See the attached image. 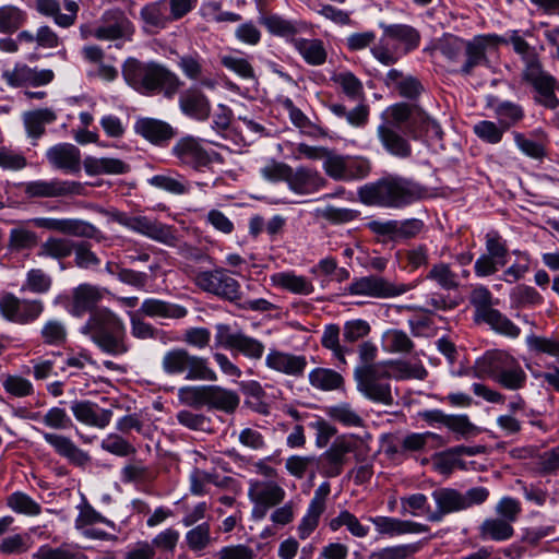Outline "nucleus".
I'll return each mask as SVG.
<instances>
[{
  "instance_id": "26",
  "label": "nucleus",
  "mask_w": 559,
  "mask_h": 559,
  "mask_svg": "<svg viewBox=\"0 0 559 559\" xmlns=\"http://www.w3.org/2000/svg\"><path fill=\"white\" fill-rule=\"evenodd\" d=\"M45 441L60 455L66 457L70 464L78 467H85L91 462V456L69 438L62 435L44 432Z\"/></svg>"
},
{
  "instance_id": "57",
  "label": "nucleus",
  "mask_w": 559,
  "mask_h": 559,
  "mask_svg": "<svg viewBox=\"0 0 559 559\" xmlns=\"http://www.w3.org/2000/svg\"><path fill=\"white\" fill-rule=\"evenodd\" d=\"M423 129H425L426 131L431 129L437 135H440L442 133L439 123L436 120L431 119L426 114L425 110H423L418 105L415 104L412 118L409 119L408 134L412 138L417 139L418 131Z\"/></svg>"
},
{
  "instance_id": "27",
  "label": "nucleus",
  "mask_w": 559,
  "mask_h": 559,
  "mask_svg": "<svg viewBox=\"0 0 559 559\" xmlns=\"http://www.w3.org/2000/svg\"><path fill=\"white\" fill-rule=\"evenodd\" d=\"M71 411L78 421L99 429L107 427L112 418L111 409H100L91 401H74Z\"/></svg>"
},
{
  "instance_id": "4",
  "label": "nucleus",
  "mask_w": 559,
  "mask_h": 559,
  "mask_svg": "<svg viewBox=\"0 0 559 559\" xmlns=\"http://www.w3.org/2000/svg\"><path fill=\"white\" fill-rule=\"evenodd\" d=\"M473 373L479 379L490 378L511 391L523 389L527 380L518 359L500 349L489 350L478 358L473 366Z\"/></svg>"
},
{
  "instance_id": "22",
  "label": "nucleus",
  "mask_w": 559,
  "mask_h": 559,
  "mask_svg": "<svg viewBox=\"0 0 559 559\" xmlns=\"http://www.w3.org/2000/svg\"><path fill=\"white\" fill-rule=\"evenodd\" d=\"M48 163L55 169L78 174L81 170V151L71 143H59L46 152Z\"/></svg>"
},
{
  "instance_id": "14",
  "label": "nucleus",
  "mask_w": 559,
  "mask_h": 559,
  "mask_svg": "<svg viewBox=\"0 0 559 559\" xmlns=\"http://www.w3.org/2000/svg\"><path fill=\"white\" fill-rule=\"evenodd\" d=\"M43 311L44 304L39 299H20L10 293L0 297V312L11 322L28 324L36 321Z\"/></svg>"
},
{
  "instance_id": "6",
  "label": "nucleus",
  "mask_w": 559,
  "mask_h": 559,
  "mask_svg": "<svg viewBox=\"0 0 559 559\" xmlns=\"http://www.w3.org/2000/svg\"><path fill=\"white\" fill-rule=\"evenodd\" d=\"M162 368L167 374H181L189 381L217 380V374L210 368L206 358L192 355L185 348L168 350L163 357Z\"/></svg>"
},
{
  "instance_id": "40",
  "label": "nucleus",
  "mask_w": 559,
  "mask_h": 559,
  "mask_svg": "<svg viewBox=\"0 0 559 559\" xmlns=\"http://www.w3.org/2000/svg\"><path fill=\"white\" fill-rule=\"evenodd\" d=\"M57 119V115L49 108L36 109L24 115V124L28 136L38 139L45 133V124Z\"/></svg>"
},
{
  "instance_id": "53",
  "label": "nucleus",
  "mask_w": 559,
  "mask_h": 559,
  "mask_svg": "<svg viewBox=\"0 0 559 559\" xmlns=\"http://www.w3.org/2000/svg\"><path fill=\"white\" fill-rule=\"evenodd\" d=\"M430 440H435L439 445L444 444L443 439L433 432L417 433L413 432L406 435L401 441V449L394 450V452H421L425 451Z\"/></svg>"
},
{
  "instance_id": "17",
  "label": "nucleus",
  "mask_w": 559,
  "mask_h": 559,
  "mask_svg": "<svg viewBox=\"0 0 559 559\" xmlns=\"http://www.w3.org/2000/svg\"><path fill=\"white\" fill-rule=\"evenodd\" d=\"M134 27L127 15L120 10L106 11L97 27L94 28L93 37L99 40L131 39Z\"/></svg>"
},
{
  "instance_id": "47",
  "label": "nucleus",
  "mask_w": 559,
  "mask_h": 559,
  "mask_svg": "<svg viewBox=\"0 0 559 559\" xmlns=\"http://www.w3.org/2000/svg\"><path fill=\"white\" fill-rule=\"evenodd\" d=\"M74 242L68 238L49 237L37 252L38 257L62 260L72 254Z\"/></svg>"
},
{
  "instance_id": "2",
  "label": "nucleus",
  "mask_w": 559,
  "mask_h": 559,
  "mask_svg": "<svg viewBox=\"0 0 559 559\" xmlns=\"http://www.w3.org/2000/svg\"><path fill=\"white\" fill-rule=\"evenodd\" d=\"M122 75L128 85L143 95L164 92L165 96L171 97L181 85L179 78L166 67L134 58L124 61Z\"/></svg>"
},
{
  "instance_id": "62",
  "label": "nucleus",
  "mask_w": 559,
  "mask_h": 559,
  "mask_svg": "<svg viewBox=\"0 0 559 559\" xmlns=\"http://www.w3.org/2000/svg\"><path fill=\"white\" fill-rule=\"evenodd\" d=\"M481 321L489 324L496 332L509 337H518L521 333L520 328L497 309L489 311Z\"/></svg>"
},
{
  "instance_id": "55",
  "label": "nucleus",
  "mask_w": 559,
  "mask_h": 559,
  "mask_svg": "<svg viewBox=\"0 0 559 559\" xmlns=\"http://www.w3.org/2000/svg\"><path fill=\"white\" fill-rule=\"evenodd\" d=\"M26 21V14L20 8L14 5H3L0 8V33H15Z\"/></svg>"
},
{
  "instance_id": "39",
  "label": "nucleus",
  "mask_w": 559,
  "mask_h": 559,
  "mask_svg": "<svg viewBox=\"0 0 559 559\" xmlns=\"http://www.w3.org/2000/svg\"><path fill=\"white\" fill-rule=\"evenodd\" d=\"M272 283L285 290L298 295H310L314 290V286L305 276L297 275L294 272H280L271 277Z\"/></svg>"
},
{
  "instance_id": "45",
  "label": "nucleus",
  "mask_w": 559,
  "mask_h": 559,
  "mask_svg": "<svg viewBox=\"0 0 559 559\" xmlns=\"http://www.w3.org/2000/svg\"><path fill=\"white\" fill-rule=\"evenodd\" d=\"M294 45L304 59L312 66L323 64L326 60V50L320 39L298 38Z\"/></svg>"
},
{
  "instance_id": "63",
  "label": "nucleus",
  "mask_w": 559,
  "mask_h": 559,
  "mask_svg": "<svg viewBox=\"0 0 559 559\" xmlns=\"http://www.w3.org/2000/svg\"><path fill=\"white\" fill-rule=\"evenodd\" d=\"M207 385H187L178 390V400L181 404L200 409L206 405Z\"/></svg>"
},
{
  "instance_id": "12",
  "label": "nucleus",
  "mask_w": 559,
  "mask_h": 559,
  "mask_svg": "<svg viewBox=\"0 0 559 559\" xmlns=\"http://www.w3.org/2000/svg\"><path fill=\"white\" fill-rule=\"evenodd\" d=\"M23 192L28 199H55L83 195L85 188L79 181L61 180H33L22 183Z\"/></svg>"
},
{
  "instance_id": "36",
  "label": "nucleus",
  "mask_w": 559,
  "mask_h": 559,
  "mask_svg": "<svg viewBox=\"0 0 559 559\" xmlns=\"http://www.w3.org/2000/svg\"><path fill=\"white\" fill-rule=\"evenodd\" d=\"M178 67L188 79L192 81H199L202 86L207 88L215 87L216 81L203 75V60L199 53L194 52L180 56L178 60Z\"/></svg>"
},
{
  "instance_id": "51",
  "label": "nucleus",
  "mask_w": 559,
  "mask_h": 559,
  "mask_svg": "<svg viewBox=\"0 0 559 559\" xmlns=\"http://www.w3.org/2000/svg\"><path fill=\"white\" fill-rule=\"evenodd\" d=\"M383 341L389 353L407 355L415 348V344L408 334L397 329L388 330L383 335Z\"/></svg>"
},
{
  "instance_id": "35",
  "label": "nucleus",
  "mask_w": 559,
  "mask_h": 559,
  "mask_svg": "<svg viewBox=\"0 0 559 559\" xmlns=\"http://www.w3.org/2000/svg\"><path fill=\"white\" fill-rule=\"evenodd\" d=\"M83 166L87 175H122L130 171V166L119 158L86 156Z\"/></svg>"
},
{
  "instance_id": "49",
  "label": "nucleus",
  "mask_w": 559,
  "mask_h": 559,
  "mask_svg": "<svg viewBox=\"0 0 559 559\" xmlns=\"http://www.w3.org/2000/svg\"><path fill=\"white\" fill-rule=\"evenodd\" d=\"M427 280L436 282L444 290H455L460 286L459 276L448 263L439 262L431 266Z\"/></svg>"
},
{
  "instance_id": "60",
  "label": "nucleus",
  "mask_w": 559,
  "mask_h": 559,
  "mask_svg": "<svg viewBox=\"0 0 559 559\" xmlns=\"http://www.w3.org/2000/svg\"><path fill=\"white\" fill-rule=\"evenodd\" d=\"M7 506L16 513L25 515H38L41 507L24 492L15 491L7 497Z\"/></svg>"
},
{
  "instance_id": "13",
  "label": "nucleus",
  "mask_w": 559,
  "mask_h": 559,
  "mask_svg": "<svg viewBox=\"0 0 559 559\" xmlns=\"http://www.w3.org/2000/svg\"><path fill=\"white\" fill-rule=\"evenodd\" d=\"M248 497L253 503L252 518L262 520L271 508L284 500L285 490L274 480H253Z\"/></svg>"
},
{
  "instance_id": "16",
  "label": "nucleus",
  "mask_w": 559,
  "mask_h": 559,
  "mask_svg": "<svg viewBox=\"0 0 559 559\" xmlns=\"http://www.w3.org/2000/svg\"><path fill=\"white\" fill-rule=\"evenodd\" d=\"M115 221L120 225L140 233L153 240L174 246L176 237L171 228L146 216H129L126 213H117Z\"/></svg>"
},
{
  "instance_id": "52",
  "label": "nucleus",
  "mask_w": 559,
  "mask_h": 559,
  "mask_svg": "<svg viewBox=\"0 0 559 559\" xmlns=\"http://www.w3.org/2000/svg\"><path fill=\"white\" fill-rule=\"evenodd\" d=\"M33 559H87V556L80 551L75 546L62 544L60 547L52 548L44 545L33 554Z\"/></svg>"
},
{
  "instance_id": "58",
  "label": "nucleus",
  "mask_w": 559,
  "mask_h": 559,
  "mask_svg": "<svg viewBox=\"0 0 559 559\" xmlns=\"http://www.w3.org/2000/svg\"><path fill=\"white\" fill-rule=\"evenodd\" d=\"M141 17L146 24L155 27H165L173 22L164 0L145 5L141 10Z\"/></svg>"
},
{
  "instance_id": "48",
  "label": "nucleus",
  "mask_w": 559,
  "mask_h": 559,
  "mask_svg": "<svg viewBox=\"0 0 559 559\" xmlns=\"http://www.w3.org/2000/svg\"><path fill=\"white\" fill-rule=\"evenodd\" d=\"M514 534V530L508 521L499 518L487 519L479 526L481 539L507 540Z\"/></svg>"
},
{
  "instance_id": "44",
  "label": "nucleus",
  "mask_w": 559,
  "mask_h": 559,
  "mask_svg": "<svg viewBox=\"0 0 559 559\" xmlns=\"http://www.w3.org/2000/svg\"><path fill=\"white\" fill-rule=\"evenodd\" d=\"M370 51L383 66L395 64L402 57L400 46L394 44L384 31L379 41L371 47Z\"/></svg>"
},
{
  "instance_id": "15",
  "label": "nucleus",
  "mask_w": 559,
  "mask_h": 559,
  "mask_svg": "<svg viewBox=\"0 0 559 559\" xmlns=\"http://www.w3.org/2000/svg\"><path fill=\"white\" fill-rule=\"evenodd\" d=\"M173 154L182 165L194 170L209 167L213 162H222L218 153L207 152L200 141L191 135L181 138L173 147Z\"/></svg>"
},
{
  "instance_id": "24",
  "label": "nucleus",
  "mask_w": 559,
  "mask_h": 559,
  "mask_svg": "<svg viewBox=\"0 0 559 559\" xmlns=\"http://www.w3.org/2000/svg\"><path fill=\"white\" fill-rule=\"evenodd\" d=\"M265 366L287 376L300 377L307 367V359L302 355L271 349L265 357Z\"/></svg>"
},
{
  "instance_id": "19",
  "label": "nucleus",
  "mask_w": 559,
  "mask_h": 559,
  "mask_svg": "<svg viewBox=\"0 0 559 559\" xmlns=\"http://www.w3.org/2000/svg\"><path fill=\"white\" fill-rule=\"evenodd\" d=\"M33 224L38 228L74 237L93 238L97 233L95 226L76 218L37 217L33 219Z\"/></svg>"
},
{
  "instance_id": "31",
  "label": "nucleus",
  "mask_w": 559,
  "mask_h": 559,
  "mask_svg": "<svg viewBox=\"0 0 559 559\" xmlns=\"http://www.w3.org/2000/svg\"><path fill=\"white\" fill-rule=\"evenodd\" d=\"M388 87L394 88L402 97L416 99L424 91L420 81L412 75H405L397 69H391L384 80Z\"/></svg>"
},
{
  "instance_id": "50",
  "label": "nucleus",
  "mask_w": 559,
  "mask_h": 559,
  "mask_svg": "<svg viewBox=\"0 0 559 559\" xmlns=\"http://www.w3.org/2000/svg\"><path fill=\"white\" fill-rule=\"evenodd\" d=\"M340 326L337 324H329L324 328L321 345L332 352L333 357L338 360L340 364L346 365V353L349 352L348 348L341 345L340 343Z\"/></svg>"
},
{
  "instance_id": "29",
  "label": "nucleus",
  "mask_w": 559,
  "mask_h": 559,
  "mask_svg": "<svg viewBox=\"0 0 559 559\" xmlns=\"http://www.w3.org/2000/svg\"><path fill=\"white\" fill-rule=\"evenodd\" d=\"M103 299L102 290L91 284H81L72 292L71 313L81 317L85 312H93L97 304Z\"/></svg>"
},
{
  "instance_id": "28",
  "label": "nucleus",
  "mask_w": 559,
  "mask_h": 559,
  "mask_svg": "<svg viewBox=\"0 0 559 559\" xmlns=\"http://www.w3.org/2000/svg\"><path fill=\"white\" fill-rule=\"evenodd\" d=\"M179 107L185 115L200 121L206 120L211 115L210 100L198 87H190L180 95Z\"/></svg>"
},
{
  "instance_id": "3",
  "label": "nucleus",
  "mask_w": 559,
  "mask_h": 559,
  "mask_svg": "<svg viewBox=\"0 0 559 559\" xmlns=\"http://www.w3.org/2000/svg\"><path fill=\"white\" fill-rule=\"evenodd\" d=\"M82 333L88 335L104 353L120 356L130 349L123 321L108 308L93 311L82 328Z\"/></svg>"
},
{
  "instance_id": "59",
  "label": "nucleus",
  "mask_w": 559,
  "mask_h": 559,
  "mask_svg": "<svg viewBox=\"0 0 559 559\" xmlns=\"http://www.w3.org/2000/svg\"><path fill=\"white\" fill-rule=\"evenodd\" d=\"M469 302L475 308L476 322H480L489 311L495 310L491 307L492 295L485 286H477L471 292Z\"/></svg>"
},
{
  "instance_id": "11",
  "label": "nucleus",
  "mask_w": 559,
  "mask_h": 559,
  "mask_svg": "<svg viewBox=\"0 0 559 559\" xmlns=\"http://www.w3.org/2000/svg\"><path fill=\"white\" fill-rule=\"evenodd\" d=\"M216 346L234 350L242 356L259 360L263 357L264 344L242 331H233L228 324H218L215 334Z\"/></svg>"
},
{
  "instance_id": "32",
  "label": "nucleus",
  "mask_w": 559,
  "mask_h": 559,
  "mask_svg": "<svg viewBox=\"0 0 559 559\" xmlns=\"http://www.w3.org/2000/svg\"><path fill=\"white\" fill-rule=\"evenodd\" d=\"M139 313L148 318L182 319L187 316L188 310L180 305L157 298H147L143 300Z\"/></svg>"
},
{
  "instance_id": "64",
  "label": "nucleus",
  "mask_w": 559,
  "mask_h": 559,
  "mask_svg": "<svg viewBox=\"0 0 559 559\" xmlns=\"http://www.w3.org/2000/svg\"><path fill=\"white\" fill-rule=\"evenodd\" d=\"M328 414L333 420L338 421L344 426H349V427H362L364 426L362 418L347 403H342V404L330 407L328 411Z\"/></svg>"
},
{
  "instance_id": "20",
  "label": "nucleus",
  "mask_w": 559,
  "mask_h": 559,
  "mask_svg": "<svg viewBox=\"0 0 559 559\" xmlns=\"http://www.w3.org/2000/svg\"><path fill=\"white\" fill-rule=\"evenodd\" d=\"M354 450V444L345 437H338L331 447L320 456L321 473L326 477H336L342 474L346 455Z\"/></svg>"
},
{
  "instance_id": "5",
  "label": "nucleus",
  "mask_w": 559,
  "mask_h": 559,
  "mask_svg": "<svg viewBox=\"0 0 559 559\" xmlns=\"http://www.w3.org/2000/svg\"><path fill=\"white\" fill-rule=\"evenodd\" d=\"M487 38L484 36H477L471 41H465L457 36L445 34L439 39L436 49L452 62H457L464 53L466 60L460 72L463 75H469L475 67L487 62Z\"/></svg>"
},
{
  "instance_id": "23",
  "label": "nucleus",
  "mask_w": 559,
  "mask_h": 559,
  "mask_svg": "<svg viewBox=\"0 0 559 559\" xmlns=\"http://www.w3.org/2000/svg\"><path fill=\"white\" fill-rule=\"evenodd\" d=\"M369 521L373 524L379 535L395 537L406 534H419L429 531L425 524L409 520H401L392 516H370Z\"/></svg>"
},
{
  "instance_id": "30",
  "label": "nucleus",
  "mask_w": 559,
  "mask_h": 559,
  "mask_svg": "<svg viewBox=\"0 0 559 559\" xmlns=\"http://www.w3.org/2000/svg\"><path fill=\"white\" fill-rule=\"evenodd\" d=\"M380 27L382 31L386 32L388 37H391L394 44L400 46L402 56L408 53L419 45L420 34L411 25L381 23Z\"/></svg>"
},
{
  "instance_id": "1",
  "label": "nucleus",
  "mask_w": 559,
  "mask_h": 559,
  "mask_svg": "<svg viewBox=\"0 0 559 559\" xmlns=\"http://www.w3.org/2000/svg\"><path fill=\"white\" fill-rule=\"evenodd\" d=\"M357 194L361 203L385 209H402L430 195L428 188L394 175L360 187Z\"/></svg>"
},
{
  "instance_id": "18",
  "label": "nucleus",
  "mask_w": 559,
  "mask_h": 559,
  "mask_svg": "<svg viewBox=\"0 0 559 559\" xmlns=\"http://www.w3.org/2000/svg\"><path fill=\"white\" fill-rule=\"evenodd\" d=\"M330 165L329 177L335 181L361 180L371 171L370 160L362 156L336 153L334 160Z\"/></svg>"
},
{
  "instance_id": "34",
  "label": "nucleus",
  "mask_w": 559,
  "mask_h": 559,
  "mask_svg": "<svg viewBox=\"0 0 559 559\" xmlns=\"http://www.w3.org/2000/svg\"><path fill=\"white\" fill-rule=\"evenodd\" d=\"M239 403V395L235 391L219 385H207L205 406L209 408L233 414L238 408Z\"/></svg>"
},
{
  "instance_id": "46",
  "label": "nucleus",
  "mask_w": 559,
  "mask_h": 559,
  "mask_svg": "<svg viewBox=\"0 0 559 559\" xmlns=\"http://www.w3.org/2000/svg\"><path fill=\"white\" fill-rule=\"evenodd\" d=\"M179 542V532L173 527H168L159 532L150 543L155 555L159 554L156 559H170Z\"/></svg>"
},
{
  "instance_id": "41",
  "label": "nucleus",
  "mask_w": 559,
  "mask_h": 559,
  "mask_svg": "<svg viewBox=\"0 0 559 559\" xmlns=\"http://www.w3.org/2000/svg\"><path fill=\"white\" fill-rule=\"evenodd\" d=\"M240 389L246 396L245 404L250 409L261 415L270 414V405L264 401L265 391L259 382H242Z\"/></svg>"
},
{
  "instance_id": "43",
  "label": "nucleus",
  "mask_w": 559,
  "mask_h": 559,
  "mask_svg": "<svg viewBox=\"0 0 559 559\" xmlns=\"http://www.w3.org/2000/svg\"><path fill=\"white\" fill-rule=\"evenodd\" d=\"M345 526L347 531L357 538H365L369 534V527L364 525L359 519L348 510H343L337 516L331 519L329 527L332 532Z\"/></svg>"
},
{
  "instance_id": "21",
  "label": "nucleus",
  "mask_w": 559,
  "mask_h": 559,
  "mask_svg": "<svg viewBox=\"0 0 559 559\" xmlns=\"http://www.w3.org/2000/svg\"><path fill=\"white\" fill-rule=\"evenodd\" d=\"M288 187L297 194H314L326 187L328 180L317 169L300 166L292 169Z\"/></svg>"
},
{
  "instance_id": "9",
  "label": "nucleus",
  "mask_w": 559,
  "mask_h": 559,
  "mask_svg": "<svg viewBox=\"0 0 559 559\" xmlns=\"http://www.w3.org/2000/svg\"><path fill=\"white\" fill-rule=\"evenodd\" d=\"M414 287V284L394 283L382 276L367 275L354 278L347 292L355 296L389 299L406 294Z\"/></svg>"
},
{
  "instance_id": "10",
  "label": "nucleus",
  "mask_w": 559,
  "mask_h": 559,
  "mask_svg": "<svg viewBox=\"0 0 559 559\" xmlns=\"http://www.w3.org/2000/svg\"><path fill=\"white\" fill-rule=\"evenodd\" d=\"M522 79L536 92L534 97L536 103L548 109H556L559 106V99L555 94V91L559 88V82L543 69L540 62L525 66Z\"/></svg>"
},
{
  "instance_id": "8",
  "label": "nucleus",
  "mask_w": 559,
  "mask_h": 559,
  "mask_svg": "<svg viewBox=\"0 0 559 559\" xmlns=\"http://www.w3.org/2000/svg\"><path fill=\"white\" fill-rule=\"evenodd\" d=\"M192 278L195 286L205 293L230 302L241 300L240 284L229 275L226 269L217 267L211 271H195Z\"/></svg>"
},
{
  "instance_id": "42",
  "label": "nucleus",
  "mask_w": 559,
  "mask_h": 559,
  "mask_svg": "<svg viewBox=\"0 0 559 559\" xmlns=\"http://www.w3.org/2000/svg\"><path fill=\"white\" fill-rule=\"evenodd\" d=\"M214 540L211 525L207 522H202L193 526L185 535V543L192 552L204 551Z\"/></svg>"
},
{
  "instance_id": "37",
  "label": "nucleus",
  "mask_w": 559,
  "mask_h": 559,
  "mask_svg": "<svg viewBox=\"0 0 559 559\" xmlns=\"http://www.w3.org/2000/svg\"><path fill=\"white\" fill-rule=\"evenodd\" d=\"M311 386L321 391H335L344 388V377L336 370L323 367L312 369L308 374Z\"/></svg>"
},
{
  "instance_id": "54",
  "label": "nucleus",
  "mask_w": 559,
  "mask_h": 559,
  "mask_svg": "<svg viewBox=\"0 0 559 559\" xmlns=\"http://www.w3.org/2000/svg\"><path fill=\"white\" fill-rule=\"evenodd\" d=\"M498 123L507 131L524 117L522 107L512 102H501L493 107Z\"/></svg>"
},
{
  "instance_id": "25",
  "label": "nucleus",
  "mask_w": 559,
  "mask_h": 559,
  "mask_svg": "<svg viewBox=\"0 0 559 559\" xmlns=\"http://www.w3.org/2000/svg\"><path fill=\"white\" fill-rule=\"evenodd\" d=\"M437 504L435 511L427 510V518L430 522H440L445 514L464 510L463 493L452 488H440L432 492Z\"/></svg>"
},
{
  "instance_id": "33",
  "label": "nucleus",
  "mask_w": 559,
  "mask_h": 559,
  "mask_svg": "<svg viewBox=\"0 0 559 559\" xmlns=\"http://www.w3.org/2000/svg\"><path fill=\"white\" fill-rule=\"evenodd\" d=\"M135 132L154 144H162L175 136V131L168 123L152 119L142 118L135 122Z\"/></svg>"
},
{
  "instance_id": "61",
  "label": "nucleus",
  "mask_w": 559,
  "mask_h": 559,
  "mask_svg": "<svg viewBox=\"0 0 559 559\" xmlns=\"http://www.w3.org/2000/svg\"><path fill=\"white\" fill-rule=\"evenodd\" d=\"M421 543L384 547L372 551L368 559H406L415 555L421 548Z\"/></svg>"
},
{
  "instance_id": "7",
  "label": "nucleus",
  "mask_w": 559,
  "mask_h": 559,
  "mask_svg": "<svg viewBox=\"0 0 559 559\" xmlns=\"http://www.w3.org/2000/svg\"><path fill=\"white\" fill-rule=\"evenodd\" d=\"M391 378L388 362L380 361L378 366H357L354 370L357 390L367 399L384 405H392L394 402L389 382Z\"/></svg>"
},
{
  "instance_id": "38",
  "label": "nucleus",
  "mask_w": 559,
  "mask_h": 559,
  "mask_svg": "<svg viewBox=\"0 0 559 559\" xmlns=\"http://www.w3.org/2000/svg\"><path fill=\"white\" fill-rule=\"evenodd\" d=\"M378 135L385 150L401 158L411 156L412 147L408 141L391 127L381 124L378 128Z\"/></svg>"
},
{
  "instance_id": "56",
  "label": "nucleus",
  "mask_w": 559,
  "mask_h": 559,
  "mask_svg": "<svg viewBox=\"0 0 559 559\" xmlns=\"http://www.w3.org/2000/svg\"><path fill=\"white\" fill-rule=\"evenodd\" d=\"M52 280L46 272L41 269H31L26 274L21 290L43 295L50 290Z\"/></svg>"
}]
</instances>
